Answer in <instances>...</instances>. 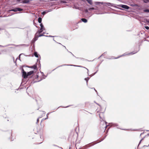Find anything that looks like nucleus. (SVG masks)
<instances>
[{
	"label": "nucleus",
	"instance_id": "1a4fd4ad",
	"mask_svg": "<svg viewBox=\"0 0 149 149\" xmlns=\"http://www.w3.org/2000/svg\"><path fill=\"white\" fill-rule=\"evenodd\" d=\"M40 30H44L45 29V28L44 27L42 23L40 24Z\"/></svg>",
	"mask_w": 149,
	"mask_h": 149
},
{
	"label": "nucleus",
	"instance_id": "423d86ee",
	"mask_svg": "<svg viewBox=\"0 0 149 149\" xmlns=\"http://www.w3.org/2000/svg\"><path fill=\"white\" fill-rule=\"evenodd\" d=\"M30 0H24V1H21V2H20V3H29L30 2Z\"/></svg>",
	"mask_w": 149,
	"mask_h": 149
},
{
	"label": "nucleus",
	"instance_id": "c03bdc74",
	"mask_svg": "<svg viewBox=\"0 0 149 149\" xmlns=\"http://www.w3.org/2000/svg\"><path fill=\"white\" fill-rule=\"evenodd\" d=\"M92 88L94 89V88Z\"/></svg>",
	"mask_w": 149,
	"mask_h": 149
},
{
	"label": "nucleus",
	"instance_id": "7c9ffc66",
	"mask_svg": "<svg viewBox=\"0 0 149 149\" xmlns=\"http://www.w3.org/2000/svg\"><path fill=\"white\" fill-rule=\"evenodd\" d=\"M143 139H142L140 140V142H139V144L138 146H139V144L141 143V141H142Z\"/></svg>",
	"mask_w": 149,
	"mask_h": 149
},
{
	"label": "nucleus",
	"instance_id": "aec40b11",
	"mask_svg": "<svg viewBox=\"0 0 149 149\" xmlns=\"http://www.w3.org/2000/svg\"><path fill=\"white\" fill-rule=\"evenodd\" d=\"M143 11L145 12H149V10L146 9L143 10Z\"/></svg>",
	"mask_w": 149,
	"mask_h": 149
},
{
	"label": "nucleus",
	"instance_id": "473e14b6",
	"mask_svg": "<svg viewBox=\"0 0 149 149\" xmlns=\"http://www.w3.org/2000/svg\"><path fill=\"white\" fill-rule=\"evenodd\" d=\"M22 54H20L19 55V59L20 60V56H21V55H22Z\"/></svg>",
	"mask_w": 149,
	"mask_h": 149
},
{
	"label": "nucleus",
	"instance_id": "cd10ccee",
	"mask_svg": "<svg viewBox=\"0 0 149 149\" xmlns=\"http://www.w3.org/2000/svg\"><path fill=\"white\" fill-rule=\"evenodd\" d=\"M69 65L64 64V65H61V66H58V67H57V68H58V67H59L60 66H63V65Z\"/></svg>",
	"mask_w": 149,
	"mask_h": 149
},
{
	"label": "nucleus",
	"instance_id": "20e7f679",
	"mask_svg": "<svg viewBox=\"0 0 149 149\" xmlns=\"http://www.w3.org/2000/svg\"><path fill=\"white\" fill-rule=\"evenodd\" d=\"M38 36L37 35L36 33L35 35L34 38L32 40V42L34 43L36 40H38Z\"/></svg>",
	"mask_w": 149,
	"mask_h": 149
},
{
	"label": "nucleus",
	"instance_id": "c756f323",
	"mask_svg": "<svg viewBox=\"0 0 149 149\" xmlns=\"http://www.w3.org/2000/svg\"><path fill=\"white\" fill-rule=\"evenodd\" d=\"M97 71L96 72H95L94 73H93L92 75L91 76H92L94 75L97 72Z\"/></svg>",
	"mask_w": 149,
	"mask_h": 149
},
{
	"label": "nucleus",
	"instance_id": "a19ab883",
	"mask_svg": "<svg viewBox=\"0 0 149 149\" xmlns=\"http://www.w3.org/2000/svg\"><path fill=\"white\" fill-rule=\"evenodd\" d=\"M86 12H88V10H86Z\"/></svg>",
	"mask_w": 149,
	"mask_h": 149
},
{
	"label": "nucleus",
	"instance_id": "9d476101",
	"mask_svg": "<svg viewBox=\"0 0 149 149\" xmlns=\"http://www.w3.org/2000/svg\"><path fill=\"white\" fill-rule=\"evenodd\" d=\"M10 11H13L15 12L17 11V8H15L13 9H11V10H9Z\"/></svg>",
	"mask_w": 149,
	"mask_h": 149
},
{
	"label": "nucleus",
	"instance_id": "79ce46f5",
	"mask_svg": "<svg viewBox=\"0 0 149 149\" xmlns=\"http://www.w3.org/2000/svg\"><path fill=\"white\" fill-rule=\"evenodd\" d=\"M107 127V126H106L105 127V129L106 128V127Z\"/></svg>",
	"mask_w": 149,
	"mask_h": 149
},
{
	"label": "nucleus",
	"instance_id": "a211bd4d",
	"mask_svg": "<svg viewBox=\"0 0 149 149\" xmlns=\"http://www.w3.org/2000/svg\"><path fill=\"white\" fill-rule=\"evenodd\" d=\"M42 22V18L41 17H39L38 18V22L39 23H41Z\"/></svg>",
	"mask_w": 149,
	"mask_h": 149
},
{
	"label": "nucleus",
	"instance_id": "0eeeda50",
	"mask_svg": "<svg viewBox=\"0 0 149 149\" xmlns=\"http://www.w3.org/2000/svg\"><path fill=\"white\" fill-rule=\"evenodd\" d=\"M70 65V66H76V67H82V68H86V69L88 71V69H87V68L84 67H82V66H80V65Z\"/></svg>",
	"mask_w": 149,
	"mask_h": 149
},
{
	"label": "nucleus",
	"instance_id": "603ef678",
	"mask_svg": "<svg viewBox=\"0 0 149 149\" xmlns=\"http://www.w3.org/2000/svg\"><path fill=\"white\" fill-rule=\"evenodd\" d=\"M55 69H54V70H55Z\"/></svg>",
	"mask_w": 149,
	"mask_h": 149
},
{
	"label": "nucleus",
	"instance_id": "9b49d317",
	"mask_svg": "<svg viewBox=\"0 0 149 149\" xmlns=\"http://www.w3.org/2000/svg\"><path fill=\"white\" fill-rule=\"evenodd\" d=\"M81 20L84 23H86L87 22V20L85 18H83L81 19Z\"/></svg>",
	"mask_w": 149,
	"mask_h": 149
},
{
	"label": "nucleus",
	"instance_id": "bb28decb",
	"mask_svg": "<svg viewBox=\"0 0 149 149\" xmlns=\"http://www.w3.org/2000/svg\"><path fill=\"white\" fill-rule=\"evenodd\" d=\"M45 36L46 37H54V36Z\"/></svg>",
	"mask_w": 149,
	"mask_h": 149
},
{
	"label": "nucleus",
	"instance_id": "09e8293b",
	"mask_svg": "<svg viewBox=\"0 0 149 149\" xmlns=\"http://www.w3.org/2000/svg\"><path fill=\"white\" fill-rule=\"evenodd\" d=\"M148 146H149V145H148V146H147V147H148Z\"/></svg>",
	"mask_w": 149,
	"mask_h": 149
},
{
	"label": "nucleus",
	"instance_id": "4c0bfd02",
	"mask_svg": "<svg viewBox=\"0 0 149 149\" xmlns=\"http://www.w3.org/2000/svg\"><path fill=\"white\" fill-rule=\"evenodd\" d=\"M48 118V116H47V118H46L45 119H47Z\"/></svg>",
	"mask_w": 149,
	"mask_h": 149
},
{
	"label": "nucleus",
	"instance_id": "ea45409f",
	"mask_svg": "<svg viewBox=\"0 0 149 149\" xmlns=\"http://www.w3.org/2000/svg\"><path fill=\"white\" fill-rule=\"evenodd\" d=\"M63 3H65L66 2L65 1H63Z\"/></svg>",
	"mask_w": 149,
	"mask_h": 149
},
{
	"label": "nucleus",
	"instance_id": "412c9836",
	"mask_svg": "<svg viewBox=\"0 0 149 149\" xmlns=\"http://www.w3.org/2000/svg\"><path fill=\"white\" fill-rule=\"evenodd\" d=\"M32 68H34V69H36L37 68V65H34L32 66Z\"/></svg>",
	"mask_w": 149,
	"mask_h": 149
},
{
	"label": "nucleus",
	"instance_id": "2f4dec72",
	"mask_svg": "<svg viewBox=\"0 0 149 149\" xmlns=\"http://www.w3.org/2000/svg\"><path fill=\"white\" fill-rule=\"evenodd\" d=\"M39 118H38L37 120V123H38L39 122Z\"/></svg>",
	"mask_w": 149,
	"mask_h": 149
},
{
	"label": "nucleus",
	"instance_id": "6e6d98bb",
	"mask_svg": "<svg viewBox=\"0 0 149 149\" xmlns=\"http://www.w3.org/2000/svg\"><path fill=\"white\" fill-rule=\"evenodd\" d=\"M147 131H149V130H147Z\"/></svg>",
	"mask_w": 149,
	"mask_h": 149
},
{
	"label": "nucleus",
	"instance_id": "f03ea898",
	"mask_svg": "<svg viewBox=\"0 0 149 149\" xmlns=\"http://www.w3.org/2000/svg\"><path fill=\"white\" fill-rule=\"evenodd\" d=\"M22 77L26 79L28 77L27 73H26V72L23 69H22Z\"/></svg>",
	"mask_w": 149,
	"mask_h": 149
},
{
	"label": "nucleus",
	"instance_id": "b1692460",
	"mask_svg": "<svg viewBox=\"0 0 149 149\" xmlns=\"http://www.w3.org/2000/svg\"><path fill=\"white\" fill-rule=\"evenodd\" d=\"M22 1V0H16V2L17 3H19L21 2V1Z\"/></svg>",
	"mask_w": 149,
	"mask_h": 149
},
{
	"label": "nucleus",
	"instance_id": "37998d69",
	"mask_svg": "<svg viewBox=\"0 0 149 149\" xmlns=\"http://www.w3.org/2000/svg\"><path fill=\"white\" fill-rule=\"evenodd\" d=\"M106 53H107V52H105L104 53V54H106Z\"/></svg>",
	"mask_w": 149,
	"mask_h": 149
},
{
	"label": "nucleus",
	"instance_id": "6e6552de",
	"mask_svg": "<svg viewBox=\"0 0 149 149\" xmlns=\"http://www.w3.org/2000/svg\"><path fill=\"white\" fill-rule=\"evenodd\" d=\"M33 72H34V71L32 70L31 71H29V72H28L27 73V76H29L31 75L32 74H33Z\"/></svg>",
	"mask_w": 149,
	"mask_h": 149
},
{
	"label": "nucleus",
	"instance_id": "5fc2aeb1",
	"mask_svg": "<svg viewBox=\"0 0 149 149\" xmlns=\"http://www.w3.org/2000/svg\"><path fill=\"white\" fill-rule=\"evenodd\" d=\"M55 69H54V70H55Z\"/></svg>",
	"mask_w": 149,
	"mask_h": 149
},
{
	"label": "nucleus",
	"instance_id": "dca6fc26",
	"mask_svg": "<svg viewBox=\"0 0 149 149\" xmlns=\"http://www.w3.org/2000/svg\"><path fill=\"white\" fill-rule=\"evenodd\" d=\"M43 31V30H39L36 33V34L37 33H38L39 34H40V33H41L42 31Z\"/></svg>",
	"mask_w": 149,
	"mask_h": 149
},
{
	"label": "nucleus",
	"instance_id": "39448f33",
	"mask_svg": "<svg viewBox=\"0 0 149 149\" xmlns=\"http://www.w3.org/2000/svg\"><path fill=\"white\" fill-rule=\"evenodd\" d=\"M102 4H103L104 6H106V5H107L108 6H113V4H112L110 3L106 2L102 3Z\"/></svg>",
	"mask_w": 149,
	"mask_h": 149
},
{
	"label": "nucleus",
	"instance_id": "8fccbe9b",
	"mask_svg": "<svg viewBox=\"0 0 149 149\" xmlns=\"http://www.w3.org/2000/svg\"><path fill=\"white\" fill-rule=\"evenodd\" d=\"M64 47L66 48V47L65 46H64Z\"/></svg>",
	"mask_w": 149,
	"mask_h": 149
},
{
	"label": "nucleus",
	"instance_id": "5701e85b",
	"mask_svg": "<svg viewBox=\"0 0 149 149\" xmlns=\"http://www.w3.org/2000/svg\"><path fill=\"white\" fill-rule=\"evenodd\" d=\"M95 9H96L95 8L93 7V8H89V10H95Z\"/></svg>",
	"mask_w": 149,
	"mask_h": 149
},
{
	"label": "nucleus",
	"instance_id": "a878e982",
	"mask_svg": "<svg viewBox=\"0 0 149 149\" xmlns=\"http://www.w3.org/2000/svg\"><path fill=\"white\" fill-rule=\"evenodd\" d=\"M145 28L147 30L149 29V27L148 26H145Z\"/></svg>",
	"mask_w": 149,
	"mask_h": 149
},
{
	"label": "nucleus",
	"instance_id": "4be33fe9",
	"mask_svg": "<svg viewBox=\"0 0 149 149\" xmlns=\"http://www.w3.org/2000/svg\"><path fill=\"white\" fill-rule=\"evenodd\" d=\"M103 115V113H100L99 114V117H100V118H102L101 115Z\"/></svg>",
	"mask_w": 149,
	"mask_h": 149
},
{
	"label": "nucleus",
	"instance_id": "f704fd0d",
	"mask_svg": "<svg viewBox=\"0 0 149 149\" xmlns=\"http://www.w3.org/2000/svg\"><path fill=\"white\" fill-rule=\"evenodd\" d=\"M69 52L72 55H73V56H74V54H72L71 52Z\"/></svg>",
	"mask_w": 149,
	"mask_h": 149
},
{
	"label": "nucleus",
	"instance_id": "7ed1b4c3",
	"mask_svg": "<svg viewBox=\"0 0 149 149\" xmlns=\"http://www.w3.org/2000/svg\"><path fill=\"white\" fill-rule=\"evenodd\" d=\"M119 6L126 9H128L129 8V7L126 5H120Z\"/></svg>",
	"mask_w": 149,
	"mask_h": 149
},
{
	"label": "nucleus",
	"instance_id": "49530a36",
	"mask_svg": "<svg viewBox=\"0 0 149 149\" xmlns=\"http://www.w3.org/2000/svg\"><path fill=\"white\" fill-rule=\"evenodd\" d=\"M41 80H42V79H41L40 80L38 81H41Z\"/></svg>",
	"mask_w": 149,
	"mask_h": 149
},
{
	"label": "nucleus",
	"instance_id": "de8ad7c7",
	"mask_svg": "<svg viewBox=\"0 0 149 149\" xmlns=\"http://www.w3.org/2000/svg\"><path fill=\"white\" fill-rule=\"evenodd\" d=\"M103 55V54H102V55H101V56H100V57L101 56H102V55Z\"/></svg>",
	"mask_w": 149,
	"mask_h": 149
},
{
	"label": "nucleus",
	"instance_id": "4d7b16f0",
	"mask_svg": "<svg viewBox=\"0 0 149 149\" xmlns=\"http://www.w3.org/2000/svg\"><path fill=\"white\" fill-rule=\"evenodd\" d=\"M107 123L106 122V124Z\"/></svg>",
	"mask_w": 149,
	"mask_h": 149
},
{
	"label": "nucleus",
	"instance_id": "3c124183",
	"mask_svg": "<svg viewBox=\"0 0 149 149\" xmlns=\"http://www.w3.org/2000/svg\"><path fill=\"white\" fill-rule=\"evenodd\" d=\"M45 34V33L44 32L42 34Z\"/></svg>",
	"mask_w": 149,
	"mask_h": 149
},
{
	"label": "nucleus",
	"instance_id": "c9c22d12",
	"mask_svg": "<svg viewBox=\"0 0 149 149\" xmlns=\"http://www.w3.org/2000/svg\"><path fill=\"white\" fill-rule=\"evenodd\" d=\"M49 113L47 114V116H48V115H49Z\"/></svg>",
	"mask_w": 149,
	"mask_h": 149
},
{
	"label": "nucleus",
	"instance_id": "f8f14e48",
	"mask_svg": "<svg viewBox=\"0 0 149 149\" xmlns=\"http://www.w3.org/2000/svg\"><path fill=\"white\" fill-rule=\"evenodd\" d=\"M88 2L90 5L92 4V0H86Z\"/></svg>",
	"mask_w": 149,
	"mask_h": 149
},
{
	"label": "nucleus",
	"instance_id": "72a5a7b5",
	"mask_svg": "<svg viewBox=\"0 0 149 149\" xmlns=\"http://www.w3.org/2000/svg\"><path fill=\"white\" fill-rule=\"evenodd\" d=\"M36 78H38V75H36Z\"/></svg>",
	"mask_w": 149,
	"mask_h": 149
},
{
	"label": "nucleus",
	"instance_id": "c85d7f7f",
	"mask_svg": "<svg viewBox=\"0 0 149 149\" xmlns=\"http://www.w3.org/2000/svg\"><path fill=\"white\" fill-rule=\"evenodd\" d=\"M46 12L45 11H44L42 13V14L43 15H45V14H46Z\"/></svg>",
	"mask_w": 149,
	"mask_h": 149
},
{
	"label": "nucleus",
	"instance_id": "a18cd8bd",
	"mask_svg": "<svg viewBox=\"0 0 149 149\" xmlns=\"http://www.w3.org/2000/svg\"><path fill=\"white\" fill-rule=\"evenodd\" d=\"M96 103L97 104V105H99V104H98L97 103Z\"/></svg>",
	"mask_w": 149,
	"mask_h": 149
},
{
	"label": "nucleus",
	"instance_id": "864d4df0",
	"mask_svg": "<svg viewBox=\"0 0 149 149\" xmlns=\"http://www.w3.org/2000/svg\"><path fill=\"white\" fill-rule=\"evenodd\" d=\"M55 69H54V70H55Z\"/></svg>",
	"mask_w": 149,
	"mask_h": 149
},
{
	"label": "nucleus",
	"instance_id": "4468645a",
	"mask_svg": "<svg viewBox=\"0 0 149 149\" xmlns=\"http://www.w3.org/2000/svg\"><path fill=\"white\" fill-rule=\"evenodd\" d=\"M23 10V9L22 8H17V11L21 12Z\"/></svg>",
	"mask_w": 149,
	"mask_h": 149
},
{
	"label": "nucleus",
	"instance_id": "e433bc0d",
	"mask_svg": "<svg viewBox=\"0 0 149 149\" xmlns=\"http://www.w3.org/2000/svg\"><path fill=\"white\" fill-rule=\"evenodd\" d=\"M94 90L96 92H97V91L95 89V88H94Z\"/></svg>",
	"mask_w": 149,
	"mask_h": 149
},
{
	"label": "nucleus",
	"instance_id": "f257e3e1",
	"mask_svg": "<svg viewBox=\"0 0 149 149\" xmlns=\"http://www.w3.org/2000/svg\"><path fill=\"white\" fill-rule=\"evenodd\" d=\"M137 52H138V51H136V52H132L129 53L128 54H127L124 53V54H123L122 55L120 56H118V57H117L116 58H115V59L118 58H119L120 57H121V56H125V55H131L133 54H134L137 53Z\"/></svg>",
	"mask_w": 149,
	"mask_h": 149
},
{
	"label": "nucleus",
	"instance_id": "ddd939ff",
	"mask_svg": "<svg viewBox=\"0 0 149 149\" xmlns=\"http://www.w3.org/2000/svg\"><path fill=\"white\" fill-rule=\"evenodd\" d=\"M34 55L37 58L38 57V55L37 52H35L34 53Z\"/></svg>",
	"mask_w": 149,
	"mask_h": 149
},
{
	"label": "nucleus",
	"instance_id": "f3484780",
	"mask_svg": "<svg viewBox=\"0 0 149 149\" xmlns=\"http://www.w3.org/2000/svg\"><path fill=\"white\" fill-rule=\"evenodd\" d=\"M102 3H103V2H95V4L96 5H99L100 3H101L102 4Z\"/></svg>",
	"mask_w": 149,
	"mask_h": 149
},
{
	"label": "nucleus",
	"instance_id": "58836bf2",
	"mask_svg": "<svg viewBox=\"0 0 149 149\" xmlns=\"http://www.w3.org/2000/svg\"><path fill=\"white\" fill-rule=\"evenodd\" d=\"M70 106H70H67V107H65V108H67V107H69V106Z\"/></svg>",
	"mask_w": 149,
	"mask_h": 149
},
{
	"label": "nucleus",
	"instance_id": "393cba45",
	"mask_svg": "<svg viewBox=\"0 0 149 149\" xmlns=\"http://www.w3.org/2000/svg\"><path fill=\"white\" fill-rule=\"evenodd\" d=\"M45 36L43 34H40V35L38 36V37H40L42 36Z\"/></svg>",
	"mask_w": 149,
	"mask_h": 149
},
{
	"label": "nucleus",
	"instance_id": "2eb2a0df",
	"mask_svg": "<svg viewBox=\"0 0 149 149\" xmlns=\"http://www.w3.org/2000/svg\"><path fill=\"white\" fill-rule=\"evenodd\" d=\"M112 126L114 127H117L118 126V125L116 123H111Z\"/></svg>",
	"mask_w": 149,
	"mask_h": 149
},
{
	"label": "nucleus",
	"instance_id": "6ab92c4d",
	"mask_svg": "<svg viewBox=\"0 0 149 149\" xmlns=\"http://www.w3.org/2000/svg\"><path fill=\"white\" fill-rule=\"evenodd\" d=\"M89 79V78L88 77L85 78V80L86 81L87 85V82L88 80V79Z\"/></svg>",
	"mask_w": 149,
	"mask_h": 149
}]
</instances>
